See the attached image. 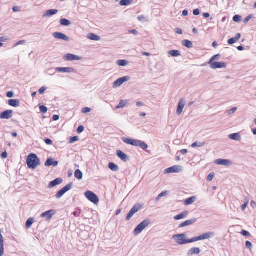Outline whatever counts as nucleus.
Masks as SVG:
<instances>
[{"label": "nucleus", "instance_id": "nucleus-9", "mask_svg": "<svg viewBox=\"0 0 256 256\" xmlns=\"http://www.w3.org/2000/svg\"><path fill=\"white\" fill-rule=\"evenodd\" d=\"M214 232H207V233L203 234L202 236H198L193 238H194L193 241H194V242H195L200 240L208 239L210 238H211L212 236H214Z\"/></svg>", "mask_w": 256, "mask_h": 256}, {"label": "nucleus", "instance_id": "nucleus-26", "mask_svg": "<svg viewBox=\"0 0 256 256\" xmlns=\"http://www.w3.org/2000/svg\"><path fill=\"white\" fill-rule=\"evenodd\" d=\"M58 12V10H50L45 12L44 14V16H53L54 14H56Z\"/></svg>", "mask_w": 256, "mask_h": 256}, {"label": "nucleus", "instance_id": "nucleus-37", "mask_svg": "<svg viewBox=\"0 0 256 256\" xmlns=\"http://www.w3.org/2000/svg\"><path fill=\"white\" fill-rule=\"evenodd\" d=\"M60 22L61 25L66 26H69L70 24V22L65 18L61 19L60 21Z\"/></svg>", "mask_w": 256, "mask_h": 256}, {"label": "nucleus", "instance_id": "nucleus-1", "mask_svg": "<svg viewBox=\"0 0 256 256\" xmlns=\"http://www.w3.org/2000/svg\"><path fill=\"white\" fill-rule=\"evenodd\" d=\"M26 164L28 168L34 169L40 164V162L36 154H30L27 157Z\"/></svg>", "mask_w": 256, "mask_h": 256}, {"label": "nucleus", "instance_id": "nucleus-10", "mask_svg": "<svg viewBox=\"0 0 256 256\" xmlns=\"http://www.w3.org/2000/svg\"><path fill=\"white\" fill-rule=\"evenodd\" d=\"M182 170V167L179 166H174L169 168H168L164 170L165 174H170V173H174L180 172Z\"/></svg>", "mask_w": 256, "mask_h": 256}, {"label": "nucleus", "instance_id": "nucleus-24", "mask_svg": "<svg viewBox=\"0 0 256 256\" xmlns=\"http://www.w3.org/2000/svg\"><path fill=\"white\" fill-rule=\"evenodd\" d=\"M87 38L91 40L98 41L100 40V36L93 33H90L88 34Z\"/></svg>", "mask_w": 256, "mask_h": 256}, {"label": "nucleus", "instance_id": "nucleus-56", "mask_svg": "<svg viewBox=\"0 0 256 256\" xmlns=\"http://www.w3.org/2000/svg\"><path fill=\"white\" fill-rule=\"evenodd\" d=\"M12 10L14 12H17L20 11V8L18 6H14L12 8Z\"/></svg>", "mask_w": 256, "mask_h": 256}, {"label": "nucleus", "instance_id": "nucleus-15", "mask_svg": "<svg viewBox=\"0 0 256 256\" xmlns=\"http://www.w3.org/2000/svg\"><path fill=\"white\" fill-rule=\"evenodd\" d=\"M185 105V101L184 99H181L180 100L178 104V106L176 110V114L180 116L181 114L183 108Z\"/></svg>", "mask_w": 256, "mask_h": 256}, {"label": "nucleus", "instance_id": "nucleus-40", "mask_svg": "<svg viewBox=\"0 0 256 256\" xmlns=\"http://www.w3.org/2000/svg\"><path fill=\"white\" fill-rule=\"evenodd\" d=\"M40 110L41 112L45 114L48 111V108L44 106H40Z\"/></svg>", "mask_w": 256, "mask_h": 256}, {"label": "nucleus", "instance_id": "nucleus-8", "mask_svg": "<svg viewBox=\"0 0 256 256\" xmlns=\"http://www.w3.org/2000/svg\"><path fill=\"white\" fill-rule=\"evenodd\" d=\"M210 66L212 69L225 68L226 67V64L224 62H209Z\"/></svg>", "mask_w": 256, "mask_h": 256}, {"label": "nucleus", "instance_id": "nucleus-45", "mask_svg": "<svg viewBox=\"0 0 256 256\" xmlns=\"http://www.w3.org/2000/svg\"><path fill=\"white\" fill-rule=\"evenodd\" d=\"M90 111H91V108H87V107L84 108L82 109V112L84 114L89 112Z\"/></svg>", "mask_w": 256, "mask_h": 256}, {"label": "nucleus", "instance_id": "nucleus-22", "mask_svg": "<svg viewBox=\"0 0 256 256\" xmlns=\"http://www.w3.org/2000/svg\"><path fill=\"white\" fill-rule=\"evenodd\" d=\"M240 34L238 33L236 34V36L234 38H230L228 40V42L229 44H232L236 42L240 38Z\"/></svg>", "mask_w": 256, "mask_h": 256}, {"label": "nucleus", "instance_id": "nucleus-49", "mask_svg": "<svg viewBox=\"0 0 256 256\" xmlns=\"http://www.w3.org/2000/svg\"><path fill=\"white\" fill-rule=\"evenodd\" d=\"M84 130V128L83 126H78V128L77 129V132L78 134H80L81 132H82Z\"/></svg>", "mask_w": 256, "mask_h": 256}, {"label": "nucleus", "instance_id": "nucleus-52", "mask_svg": "<svg viewBox=\"0 0 256 256\" xmlns=\"http://www.w3.org/2000/svg\"><path fill=\"white\" fill-rule=\"evenodd\" d=\"M8 157V154L6 151L2 152L1 154V158L2 159H5Z\"/></svg>", "mask_w": 256, "mask_h": 256}, {"label": "nucleus", "instance_id": "nucleus-39", "mask_svg": "<svg viewBox=\"0 0 256 256\" xmlns=\"http://www.w3.org/2000/svg\"><path fill=\"white\" fill-rule=\"evenodd\" d=\"M116 64L120 66H124L127 64L128 62L126 60H118L116 62Z\"/></svg>", "mask_w": 256, "mask_h": 256}, {"label": "nucleus", "instance_id": "nucleus-63", "mask_svg": "<svg viewBox=\"0 0 256 256\" xmlns=\"http://www.w3.org/2000/svg\"><path fill=\"white\" fill-rule=\"evenodd\" d=\"M237 110V108L236 107L233 108H232L230 111V114H233Z\"/></svg>", "mask_w": 256, "mask_h": 256}, {"label": "nucleus", "instance_id": "nucleus-50", "mask_svg": "<svg viewBox=\"0 0 256 256\" xmlns=\"http://www.w3.org/2000/svg\"><path fill=\"white\" fill-rule=\"evenodd\" d=\"M25 42H26V41L24 40H20L14 44V47L17 46H18L21 44H24Z\"/></svg>", "mask_w": 256, "mask_h": 256}, {"label": "nucleus", "instance_id": "nucleus-30", "mask_svg": "<svg viewBox=\"0 0 256 256\" xmlns=\"http://www.w3.org/2000/svg\"><path fill=\"white\" fill-rule=\"evenodd\" d=\"M128 103V100H120L118 105L116 107L117 109L124 108Z\"/></svg>", "mask_w": 256, "mask_h": 256}, {"label": "nucleus", "instance_id": "nucleus-41", "mask_svg": "<svg viewBox=\"0 0 256 256\" xmlns=\"http://www.w3.org/2000/svg\"><path fill=\"white\" fill-rule=\"evenodd\" d=\"M4 252V243H0V256H2Z\"/></svg>", "mask_w": 256, "mask_h": 256}, {"label": "nucleus", "instance_id": "nucleus-2", "mask_svg": "<svg viewBox=\"0 0 256 256\" xmlns=\"http://www.w3.org/2000/svg\"><path fill=\"white\" fill-rule=\"evenodd\" d=\"M123 142L126 144L139 146L143 150H146L148 147L146 144L140 140H132L130 138H123Z\"/></svg>", "mask_w": 256, "mask_h": 256}, {"label": "nucleus", "instance_id": "nucleus-6", "mask_svg": "<svg viewBox=\"0 0 256 256\" xmlns=\"http://www.w3.org/2000/svg\"><path fill=\"white\" fill-rule=\"evenodd\" d=\"M84 194L86 198L93 203L96 204L98 202V197L93 192L87 191L85 192Z\"/></svg>", "mask_w": 256, "mask_h": 256}, {"label": "nucleus", "instance_id": "nucleus-29", "mask_svg": "<svg viewBox=\"0 0 256 256\" xmlns=\"http://www.w3.org/2000/svg\"><path fill=\"white\" fill-rule=\"evenodd\" d=\"M200 252V250L198 248H192L188 251V254L190 255H193L194 254H199Z\"/></svg>", "mask_w": 256, "mask_h": 256}, {"label": "nucleus", "instance_id": "nucleus-19", "mask_svg": "<svg viewBox=\"0 0 256 256\" xmlns=\"http://www.w3.org/2000/svg\"><path fill=\"white\" fill-rule=\"evenodd\" d=\"M116 154L122 160L126 162L128 158L126 154L123 152L122 151L120 150H118L116 152Z\"/></svg>", "mask_w": 256, "mask_h": 256}, {"label": "nucleus", "instance_id": "nucleus-42", "mask_svg": "<svg viewBox=\"0 0 256 256\" xmlns=\"http://www.w3.org/2000/svg\"><path fill=\"white\" fill-rule=\"evenodd\" d=\"M78 136H75L70 138V139L69 142H70V143L72 144L76 141H78Z\"/></svg>", "mask_w": 256, "mask_h": 256}, {"label": "nucleus", "instance_id": "nucleus-5", "mask_svg": "<svg viewBox=\"0 0 256 256\" xmlns=\"http://www.w3.org/2000/svg\"><path fill=\"white\" fill-rule=\"evenodd\" d=\"M142 206L140 204H135L132 208L131 209L130 212L128 213L126 216V220H129L133 215L138 212L140 208H142Z\"/></svg>", "mask_w": 256, "mask_h": 256}, {"label": "nucleus", "instance_id": "nucleus-59", "mask_svg": "<svg viewBox=\"0 0 256 256\" xmlns=\"http://www.w3.org/2000/svg\"><path fill=\"white\" fill-rule=\"evenodd\" d=\"M59 118H60V117L58 115H54L52 116V119L54 121L58 120L59 119Z\"/></svg>", "mask_w": 256, "mask_h": 256}, {"label": "nucleus", "instance_id": "nucleus-17", "mask_svg": "<svg viewBox=\"0 0 256 256\" xmlns=\"http://www.w3.org/2000/svg\"><path fill=\"white\" fill-rule=\"evenodd\" d=\"M215 163L218 165H223L226 166H230L232 164V162L229 160L222 159L216 160L215 162Z\"/></svg>", "mask_w": 256, "mask_h": 256}, {"label": "nucleus", "instance_id": "nucleus-34", "mask_svg": "<svg viewBox=\"0 0 256 256\" xmlns=\"http://www.w3.org/2000/svg\"><path fill=\"white\" fill-rule=\"evenodd\" d=\"M182 44L183 46L189 48H192V42L190 41L186 40H184L182 42Z\"/></svg>", "mask_w": 256, "mask_h": 256}, {"label": "nucleus", "instance_id": "nucleus-18", "mask_svg": "<svg viewBox=\"0 0 256 256\" xmlns=\"http://www.w3.org/2000/svg\"><path fill=\"white\" fill-rule=\"evenodd\" d=\"M62 182V178H57L55 179L54 180L50 182V184H48V187L49 188H53V187L56 186V185H58V184H61Z\"/></svg>", "mask_w": 256, "mask_h": 256}, {"label": "nucleus", "instance_id": "nucleus-3", "mask_svg": "<svg viewBox=\"0 0 256 256\" xmlns=\"http://www.w3.org/2000/svg\"><path fill=\"white\" fill-rule=\"evenodd\" d=\"M173 238L180 245L194 242V238L188 240L186 239V236L184 234H175L173 236Z\"/></svg>", "mask_w": 256, "mask_h": 256}, {"label": "nucleus", "instance_id": "nucleus-25", "mask_svg": "<svg viewBox=\"0 0 256 256\" xmlns=\"http://www.w3.org/2000/svg\"><path fill=\"white\" fill-rule=\"evenodd\" d=\"M188 214V212L186 211H185V212H182V213H181L180 214L174 216V219L175 220H179L183 219V218H185L186 217Z\"/></svg>", "mask_w": 256, "mask_h": 256}, {"label": "nucleus", "instance_id": "nucleus-60", "mask_svg": "<svg viewBox=\"0 0 256 256\" xmlns=\"http://www.w3.org/2000/svg\"><path fill=\"white\" fill-rule=\"evenodd\" d=\"M6 96L8 98H12L13 96V93L12 92H9L6 94Z\"/></svg>", "mask_w": 256, "mask_h": 256}, {"label": "nucleus", "instance_id": "nucleus-38", "mask_svg": "<svg viewBox=\"0 0 256 256\" xmlns=\"http://www.w3.org/2000/svg\"><path fill=\"white\" fill-rule=\"evenodd\" d=\"M132 0H121L120 2V4L121 6H128L132 2Z\"/></svg>", "mask_w": 256, "mask_h": 256}, {"label": "nucleus", "instance_id": "nucleus-16", "mask_svg": "<svg viewBox=\"0 0 256 256\" xmlns=\"http://www.w3.org/2000/svg\"><path fill=\"white\" fill-rule=\"evenodd\" d=\"M55 212L54 210H50L42 213L40 216L42 218L46 217V220H49L51 219L52 215L54 214Z\"/></svg>", "mask_w": 256, "mask_h": 256}, {"label": "nucleus", "instance_id": "nucleus-62", "mask_svg": "<svg viewBox=\"0 0 256 256\" xmlns=\"http://www.w3.org/2000/svg\"><path fill=\"white\" fill-rule=\"evenodd\" d=\"M168 194V192H167L166 191H164V192H161L160 195V196L161 197H162V196H166Z\"/></svg>", "mask_w": 256, "mask_h": 256}, {"label": "nucleus", "instance_id": "nucleus-28", "mask_svg": "<svg viewBox=\"0 0 256 256\" xmlns=\"http://www.w3.org/2000/svg\"><path fill=\"white\" fill-rule=\"evenodd\" d=\"M8 104L14 107H18L20 106V102L17 100H9L8 101Z\"/></svg>", "mask_w": 256, "mask_h": 256}, {"label": "nucleus", "instance_id": "nucleus-21", "mask_svg": "<svg viewBox=\"0 0 256 256\" xmlns=\"http://www.w3.org/2000/svg\"><path fill=\"white\" fill-rule=\"evenodd\" d=\"M52 165L54 166H56L58 165V161H54L52 158H48L46 160L45 162V166H50Z\"/></svg>", "mask_w": 256, "mask_h": 256}, {"label": "nucleus", "instance_id": "nucleus-11", "mask_svg": "<svg viewBox=\"0 0 256 256\" xmlns=\"http://www.w3.org/2000/svg\"><path fill=\"white\" fill-rule=\"evenodd\" d=\"M53 36L56 39L62 40L66 42L69 41L70 40L69 37H68L66 34L60 32H54L53 34Z\"/></svg>", "mask_w": 256, "mask_h": 256}, {"label": "nucleus", "instance_id": "nucleus-33", "mask_svg": "<svg viewBox=\"0 0 256 256\" xmlns=\"http://www.w3.org/2000/svg\"><path fill=\"white\" fill-rule=\"evenodd\" d=\"M228 138L233 140H238L240 138V136L239 134L235 133L230 134Z\"/></svg>", "mask_w": 256, "mask_h": 256}, {"label": "nucleus", "instance_id": "nucleus-54", "mask_svg": "<svg viewBox=\"0 0 256 256\" xmlns=\"http://www.w3.org/2000/svg\"><path fill=\"white\" fill-rule=\"evenodd\" d=\"M200 10L198 9H195L193 11V14L195 16H198L200 14Z\"/></svg>", "mask_w": 256, "mask_h": 256}, {"label": "nucleus", "instance_id": "nucleus-48", "mask_svg": "<svg viewBox=\"0 0 256 256\" xmlns=\"http://www.w3.org/2000/svg\"><path fill=\"white\" fill-rule=\"evenodd\" d=\"M220 57V55L219 54H217L216 55L214 56L210 60V62H213L214 60L218 59Z\"/></svg>", "mask_w": 256, "mask_h": 256}, {"label": "nucleus", "instance_id": "nucleus-44", "mask_svg": "<svg viewBox=\"0 0 256 256\" xmlns=\"http://www.w3.org/2000/svg\"><path fill=\"white\" fill-rule=\"evenodd\" d=\"M240 233L242 235L246 236H250V233L245 230H242Z\"/></svg>", "mask_w": 256, "mask_h": 256}, {"label": "nucleus", "instance_id": "nucleus-43", "mask_svg": "<svg viewBox=\"0 0 256 256\" xmlns=\"http://www.w3.org/2000/svg\"><path fill=\"white\" fill-rule=\"evenodd\" d=\"M203 145H204V144H202V143L198 142H194V143H193L192 144V148H194V147H196V146L200 147V146H203Z\"/></svg>", "mask_w": 256, "mask_h": 256}, {"label": "nucleus", "instance_id": "nucleus-36", "mask_svg": "<svg viewBox=\"0 0 256 256\" xmlns=\"http://www.w3.org/2000/svg\"><path fill=\"white\" fill-rule=\"evenodd\" d=\"M34 220L33 218H29L26 224V226L27 228H29L31 227L32 224L34 223Z\"/></svg>", "mask_w": 256, "mask_h": 256}, {"label": "nucleus", "instance_id": "nucleus-46", "mask_svg": "<svg viewBox=\"0 0 256 256\" xmlns=\"http://www.w3.org/2000/svg\"><path fill=\"white\" fill-rule=\"evenodd\" d=\"M214 174H208V178H207V180L208 182H211L212 179L214 178Z\"/></svg>", "mask_w": 256, "mask_h": 256}, {"label": "nucleus", "instance_id": "nucleus-47", "mask_svg": "<svg viewBox=\"0 0 256 256\" xmlns=\"http://www.w3.org/2000/svg\"><path fill=\"white\" fill-rule=\"evenodd\" d=\"M240 16L238 15H235L233 17V20L236 22H238L240 21Z\"/></svg>", "mask_w": 256, "mask_h": 256}, {"label": "nucleus", "instance_id": "nucleus-57", "mask_svg": "<svg viewBox=\"0 0 256 256\" xmlns=\"http://www.w3.org/2000/svg\"><path fill=\"white\" fill-rule=\"evenodd\" d=\"M248 204V202H245L242 206V210H244L246 208Z\"/></svg>", "mask_w": 256, "mask_h": 256}, {"label": "nucleus", "instance_id": "nucleus-27", "mask_svg": "<svg viewBox=\"0 0 256 256\" xmlns=\"http://www.w3.org/2000/svg\"><path fill=\"white\" fill-rule=\"evenodd\" d=\"M196 197L195 196H192L186 200H185L184 202V204L186 206H188L191 204H192L193 202H194L196 200Z\"/></svg>", "mask_w": 256, "mask_h": 256}, {"label": "nucleus", "instance_id": "nucleus-23", "mask_svg": "<svg viewBox=\"0 0 256 256\" xmlns=\"http://www.w3.org/2000/svg\"><path fill=\"white\" fill-rule=\"evenodd\" d=\"M56 70L60 72H74V70L70 68H58Z\"/></svg>", "mask_w": 256, "mask_h": 256}, {"label": "nucleus", "instance_id": "nucleus-35", "mask_svg": "<svg viewBox=\"0 0 256 256\" xmlns=\"http://www.w3.org/2000/svg\"><path fill=\"white\" fill-rule=\"evenodd\" d=\"M168 54L172 56H180V52L178 50H172L168 52Z\"/></svg>", "mask_w": 256, "mask_h": 256}, {"label": "nucleus", "instance_id": "nucleus-14", "mask_svg": "<svg viewBox=\"0 0 256 256\" xmlns=\"http://www.w3.org/2000/svg\"><path fill=\"white\" fill-rule=\"evenodd\" d=\"M12 111L11 110H7L3 112L0 114V118L1 119H8L12 116Z\"/></svg>", "mask_w": 256, "mask_h": 256}, {"label": "nucleus", "instance_id": "nucleus-13", "mask_svg": "<svg viewBox=\"0 0 256 256\" xmlns=\"http://www.w3.org/2000/svg\"><path fill=\"white\" fill-rule=\"evenodd\" d=\"M64 58L66 60L71 61L74 60H79L82 59V58L72 54H68L64 55Z\"/></svg>", "mask_w": 256, "mask_h": 256}, {"label": "nucleus", "instance_id": "nucleus-58", "mask_svg": "<svg viewBox=\"0 0 256 256\" xmlns=\"http://www.w3.org/2000/svg\"><path fill=\"white\" fill-rule=\"evenodd\" d=\"M176 32L178 34H182V30L180 29V28H176Z\"/></svg>", "mask_w": 256, "mask_h": 256}, {"label": "nucleus", "instance_id": "nucleus-55", "mask_svg": "<svg viewBox=\"0 0 256 256\" xmlns=\"http://www.w3.org/2000/svg\"><path fill=\"white\" fill-rule=\"evenodd\" d=\"M45 142L48 145H50L52 144V140L49 138H46L45 140Z\"/></svg>", "mask_w": 256, "mask_h": 256}, {"label": "nucleus", "instance_id": "nucleus-53", "mask_svg": "<svg viewBox=\"0 0 256 256\" xmlns=\"http://www.w3.org/2000/svg\"><path fill=\"white\" fill-rule=\"evenodd\" d=\"M246 246L247 248L250 249L252 246V243L249 241H246Z\"/></svg>", "mask_w": 256, "mask_h": 256}, {"label": "nucleus", "instance_id": "nucleus-31", "mask_svg": "<svg viewBox=\"0 0 256 256\" xmlns=\"http://www.w3.org/2000/svg\"><path fill=\"white\" fill-rule=\"evenodd\" d=\"M82 173L80 170H76L74 172V176L78 180H81L82 178Z\"/></svg>", "mask_w": 256, "mask_h": 256}, {"label": "nucleus", "instance_id": "nucleus-64", "mask_svg": "<svg viewBox=\"0 0 256 256\" xmlns=\"http://www.w3.org/2000/svg\"><path fill=\"white\" fill-rule=\"evenodd\" d=\"M252 18V16L251 15H249L245 19H244V22H248L250 20V19Z\"/></svg>", "mask_w": 256, "mask_h": 256}, {"label": "nucleus", "instance_id": "nucleus-32", "mask_svg": "<svg viewBox=\"0 0 256 256\" xmlns=\"http://www.w3.org/2000/svg\"><path fill=\"white\" fill-rule=\"evenodd\" d=\"M108 166L109 168L112 171L116 172L118 170V166L113 162H110Z\"/></svg>", "mask_w": 256, "mask_h": 256}, {"label": "nucleus", "instance_id": "nucleus-61", "mask_svg": "<svg viewBox=\"0 0 256 256\" xmlns=\"http://www.w3.org/2000/svg\"><path fill=\"white\" fill-rule=\"evenodd\" d=\"M180 152L182 154H185L188 152V150L186 149H182L180 150Z\"/></svg>", "mask_w": 256, "mask_h": 256}, {"label": "nucleus", "instance_id": "nucleus-4", "mask_svg": "<svg viewBox=\"0 0 256 256\" xmlns=\"http://www.w3.org/2000/svg\"><path fill=\"white\" fill-rule=\"evenodd\" d=\"M150 222L148 220H146L140 223L135 228L134 234L136 235L140 233L142 230L148 226Z\"/></svg>", "mask_w": 256, "mask_h": 256}, {"label": "nucleus", "instance_id": "nucleus-20", "mask_svg": "<svg viewBox=\"0 0 256 256\" xmlns=\"http://www.w3.org/2000/svg\"><path fill=\"white\" fill-rule=\"evenodd\" d=\"M196 222V219H192V220H186L182 223H181L179 225V228H182L184 227L188 226H190L192 224Z\"/></svg>", "mask_w": 256, "mask_h": 256}, {"label": "nucleus", "instance_id": "nucleus-51", "mask_svg": "<svg viewBox=\"0 0 256 256\" xmlns=\"http://www.w3.org/2000/svg\"><path fill=\"white\" fill-rule=\"evenodd\" d=\"M46 89V88L42 86L38 90V92L40 93V94H44Z\"/></svg>", "mask_w": 256, "mask_h": 256}, {"label": "nucleus", "instance_id": "nucleus-7", "mask_svg": "<svg viewBox=\"0 0 256 256\" xmlns=\"http://www.w3.org/2000/svg\"><path fill=\"white\" fill-rule=\"evenodd\" d=\"M72 187V184H66L64 187L62 189H61L60 191H58L57 192L56 194V198H61L66 192L70 190Z\"/></svg>", "mask_w": 256, "mask_h": 256}, {"label": "nucleus", "instance_id": "nucleus-12", "mask_svg": "<svg viewBox=\"0 0 256 256\" xmlns=\"http://www.w3.org/2000/svg\"><path fill=\"white\" fill-rule=\"evenodd\" d=\"M129 79H130V78L128 76H124V77H122V78H118V80H116L114 82V88H118V87L120 86L124 82L128 80Z\"/></svg>", "mask_w": 256, "mask_h": 256}]
</instances>
